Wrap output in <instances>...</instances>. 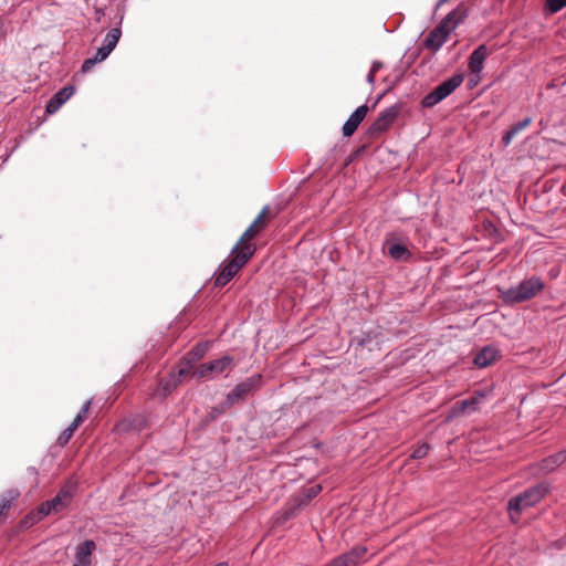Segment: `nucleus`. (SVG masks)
<instances>
[{
    "mask_svg": "<svg viewBox=\"0 0 566 566\" xmlns=\"http://www.w3.org/2000/svg\"><path fill=\"white\" fill-rule=\"evenodd\" d=\"M467 17L468 8L464 4H459L428 33L423 42L424 48L432 52L439 51L449 39L451 32L457 29L467 19Z\"/></svg>",
    "mask_w": 566,
    "mask_h": 566,
    "instance_id": "obj_1",
    "label": "nucleus"
},
{
    "mask_svg": "<svg viewBox=\"0 0 566 566\" xmlns=\"http://www.w3.org/2000/svg\"><path fill=\"white\" fill-rule=\"evenodd\" d=\"M251 251L252 249L249 245L247 248L234 244L228 260L223 261L214 273V286L223 287L227 285L254 255Z\"/></svg>",
    "mask_w": 566,
    "mask_h": 566,
    "instance_id": "obj_2",
    "label": "nucleus"
},
{
    "mask_svg": "<svg viewBox=\"0 0 566 566\" xmlns=\"http://www.w3.org/2000/svg\"><path fill=\"white\" fill-rule=\"evenodd\" d=\"M251 251L252 249L249 245L247 248L234 244L228 260L223 261L214 273V286L223 287L227 285L254 255Z\"/></svg>",
    "mask_w": 566,
    "mask_h": 566,
    "instance_id": "obj_3",
    "label": "nucleus"
},
{
    "mask_svg": "<svg viewBox=\"0 0 566 566\" xmlns=\"http://www.w3.org/2000/svg\"><path fill=\"white\" fill-rule=\"evenodd\" d=\"M544 289V281L537 275H532L523 279L516 286L499 289V294L504 304L514 305L536 297Z\"/></svg>",
    "mask_w": 566,
    "mask_h": 566,
    "instance_id": "obj_4",
    "label": "nucleus"
},
{
    "mask_svg": "<svg viewBox=\"0 0 566 566\" xmlns=\"http://www.w3.org/2000/svg\"><path fill=\"white\" fill-rule=\"evenodd\" d=\"M76 490V485L72 482L65 483L56 493V495L49 500L43 502L36 510L35 513L27 516L24 523L33 524L34 522H38L42 520L44 516H48L50 514H57L65 509L69 507V505L72 503L74 493Z\"/></svg>",
    "mask_w": 566,
    "mask_h": 566,
    "instance_id": "obj_5",
    "label": "nucleus"
},
{
    "mask_svg": "<svg viewBox=\"0 0 566 566\" xmlns=\"http://www.w3.org/2000/svg\"><path fill=\"white\" fill-rule=\"evenodd\" d=\"M548 492V484L538 483L526 489L523 493L510 499L507 510L511 514V520L516 522V515H520L524 510L537 504Z\"/></svg>",
    "mask_w": 566,
    "mask_h": 566,
    "instance_id": "obj_6",
    "label": "nucleus"
},
{
    "mask_svg": "<svg viewBox=\"0 0 566 566\" xmlns=\"http://www.w3.org/2000/svg\"><path fill=\"white\" fill-rule=\"evenodd\" d=\"M269 220L270 207L265 206L253 220V222L249 226V228L242 233L235 244L247 248L249 245L252 249L251 253L254 254L256 251V245L252 241L266 228Z\"/></svg>",
    "mask_w": 566,
    "mask_h": 566,
    "instance_id": "obj_7",
    "label": "nucleus"
},
{
    "mask_svg": "<svg viewBox=\"0 0 566 566\" xmlns=\"http://www.w3.org/2000/svg\"><path fill=\"white\" fill-rule=\"evenodd\" d=\"M262 386V375H253L245 380L239 382L227 395V405L234 406L244 401L250 395L255 394Z\"/></svg>",
    "mask_w": 566,
    "mask_h": 566,
    "instance_id": "obj_8",
    "label": "nucleus"
},
{
    "mask_svg": "<svg viewBox=\"0 0 566 566\" xmlns=\"http://www.w3.org/2000/svg\"><path fill=\"white\" fill-rule=\"evenodd\" d=\"M464 77L462 74H454L450 78L439 84L432 92L427 94L422 99L423 107H433L444 98H447L455 88H458Z\"/></svg>",
    "mask_w": 566,
    "mask_h": 566,
    "instance_id": "obj_9",
    "label": "nucleus"
},
{
    "mask_svg": "<svg viewBox=\"0 0 566 566\" xmlns=\"http://www.w3.org/2000/svg\"><path fill=\"white\" fill-rule=\"evenodd\" d=\"M233 367V357L224 355L218 359L200 364L192 371V377L197 379H209L230 370Z\"/></svg>",
    "mask_w": 566,
    "mask_h": 566,
    "instance_id": "obj_10",
    "label": "nucleus"
},
{
    "mask_svg": "<svg viewBox=\"0 0 566 566\" xmlns=\"http://www.w3.org/2000/svg\"><path fill=\"white\" fill-rule=\"evenodd\" d=\"M399 114L398 106H390L382 111L367 129V135L375 138L385 133L392 125Z\"/></svg>",
    "mask_w": 566,
    "mask_h": 566,
    "instance_id": "obj_11",
    "label": "nucleus"
},
{
    "mask_svg": "<svg viewBox=\"0 0 566 566\" xmlns=\"http://www.w3.org/2000/svg\"><path fill=\"white\" fill-rule=\"evenodd\" d=\"M367 553L365 546H355L349 552L334 558L326 566H357Z\"/></svg>",
    "mask_w": 566,
    "mask_h": 566,
    "instance_id": "obj_12",
    "label": "nucleus"
},
{
    "mask_svg": "<svg viewBox=\"0 0 566 566\" xmlns=\"http://www.w3.org/2000/svg\"><path fill=\"white\" fill-rule=\"evenodd\" d=\"M367 113L368 106L366 104L358 106L343 125V135L345 137H350L357 130L360 123L365 119Z\"/></svg>",
    "mask_w": 566,
    "mask_h": 566,
    "instance_id": "obj_13",
    "label": "nucleus"
},
{
    "mask_svg": "<svg viewBox=\"0 0 566 566\" xmlns=\"http://www.w3.org/2000/svg\"><path fill=\"white\" fill-rule=\"evenodd\" d=\"M180 384V379L171 371L167 377L161 378L157 388L151 394L154 398L166 399Z\"/></svg>",
    "mask_w": 566,
    "mask_h": 566,
    "instance_id": "obj_14",
    "label": "nucleus"
},
{
    "mask_svg": "<svg viewBox=\"0 0 566 566\" xmlns=\"http://www.w3.org/2000/svg\"><path fill=\"white\" fill-rule=\"evenodd\" d=\"M490 50L485 44L479 45L469 57V70L472 74L479 75L483 67L484 61L490 55Z\"/></svg>",
    "mask_w": 566,
    "mask_h": 566,
    "instance_id": "obj_15",
    "label": "nucleus"
},
{
    "mask_svg": "<svg viewBox=\"0 0 566 566\" xmlns=\"http://www.w3.org/2000/svg\"><path fill=\"white\" fill-rule=\"evenodd\" d=\"M74 94V87L69 85L56 92L48 102L45 112L50 115L56 113L60 107Z\"/></svg>",
    "mask_w": 566,
    "mask_h": 566,
    "instance_id": "obj_16",
    "label": "nucleus"
},
{
    "mask_svg": "<svg viewBox=\"0 0 566 566\" xmlns=\"http://www.w3.org/2000/svg\"><path fill=\"white\" fill-rule=\"evenodd\" d=\"M96 548V544L92 539H86L76 547L75 563L83 566L92 565V554Z\"/></svg>",
    "mask_w": 566,
    "mask_h": 566,
    "instance_id": "obj_17",
    "label": "nucleus"
},
{
    "mask_svg": "<svg viewBox=\"0 0 566 566\" xmlns=\"http://www.w3.org/2000/svg\"><path fill=\"white\" fill-rule=\"evenodd\" d=\"M565 461H566V449L543 459L538 464V469L544 474H547L549 472H553L556 468L562 465Z\"/></svg>",
    "mask_w": 566,
    "mask_h": 566,
    "instance_id": "obj_18",
    "label": "nucleus"
},
{
    "mask_svg": "<svg viewBox=\"0 0 566 566\" xmlns=\"http://www.w3.org/2000/svg\"><path fill=\"white\" fill-rule=\"evenodd\" d=\"M499 356V350L493 346L483 347L474 357V364L480 368H485L493 364Z\"/></svg>",
    "mask_w": 566,
    "mask_h": 566,
    "instance_id": "obj_19",
    "label": "nucleus"
},
{
    "mask_svg": "<svg viewBox=\"0 0 566 566\" xmlns=\"http://www.w3.org/2000/svg\"><path fill=\"white\" fill-rule=\"evenodd\" d=\"M111 52H112V50L109 49V46L103 45L102 48H99L97 50L96 54L94 55V57L84 60L82 67H81L82 72L83 73L90 72L97 63L106 60L108 57V55L111 54Z\"/></svg>",
    "mask_w": 566,
    "mask_h": 566,
    "instance_id": "obj_20",
    "label": "nucleus"
},
{
    "mask_svg": "<svg viewBox=\"0 0 566 566\" xmlns=\"http://www.w3.org/2000/svg\"><path fill=\"white\" fill-rule=\"evenodd\" d=\"M146 427V419L143 416H134L129 419H124L117 424V430L129 431L136 430L142 431Z\"/></svg>",
    "mask_w": 566,
    "mask_h": 566,
    "instance_id": "obj_21",
    "label": "nucleus"
},
{
    "mask_svg": "<svg viewBox=\"0 0 566 566\" xmlns=\"http://www.w3.org/2000/svg\"><path fill=\"white\" fill-rule=\"evenodd\" d=\"M483 397H484L483 394L476 392L474 396H472L468 399L458 401L454 405V408L458 410V412H462V413L465 411H475V410H478V407Z\"/></svg>",
    "mask_w": 566,
    "mask_h": 566,
    "instance_id": "obj_22",
    "label": "nucleus"
},
{
    "mask_svg": "<svg viewBox=\"0 0 566 566\" xmlns=\"http://www.w3.org/2000/svg\"><path fill=\"white\" fill-rule=\"evenodd\" d=\"M388 254L397 261L407 260L410 256V252L407 247L399 242H387Z\"/></svg>",
    "mask_w": 566,
    "mask_h": 566,
    "instance_id": "obj_23",
    "label": "nucleus"
},
{
    "mask_svg": "<svg viewBox=\"0 0 566 566\" xmlns=\"http://www.w3.org/2000/svg\"><path fill=\"white\" fill-rule=\"evenodd\" d=\"M20 496L18 490H9L0 496V517L6 515L11 509L12 503Z\"/></svg>",
    "mask_w": 566,
    "mask_h": 566,
    "instance_id": "obj_24",
    "label": "nucleus"
},
{
    "mask_svg": "<svg viewBox=\"0 0 566 566\" xmlns=\"http://www.w3.org/2000/svg\"><path fill=\"white\" fill-rule=\"evenodd\" d=\"M207 348L208 346L206 344L199 343L190 352H188L184 358L192 364H196L206 355Z\"/></svg>",
    "mask_w": 566,
    "mask_h": 566,
    "instance_id": "obj_25",
    "label": "nucleus"
},
{
    "mask_svg": "<svg viewBox=\"0 0 566 566\" xmlns=\"http://www.w3.org/2000/svg\"><path fill=\"white\" fill-rule=\"evenodd\" d=\"M193 366H195V364L182 358L177 366V371H175L178 379H180V381H181L184 378H186L188 376L192 377V371L195 370Z\"/></svg>",
    "mask_w": 566,
    "mask_h": 566,
    "instance_id": "obj_26",
    "label": "nucleus"
},
{
    "mask_svg": "<svg viewBox=\"0 0 566 566\" xmlns=\"http://www.w3.org/2000/svg\"><path fill=\"white\" fill-rule=\"evenodd\" d=\"M120 36L122 31L119 28L111 29L105 36L104 45L109 46V49L113 51L116 48Z\"/></svg>",
    "mask_w": 566,
    "mask_h": 566,
    "instance_id": "obj_27",
    "label": "nucleus"
},
{
    "mask_svg": "<svg viewBox=\"0 0 566 566\" xmlns=\"http://www.w3.org/2000/svg\"><path fill=\"white\" fill-rule=\"evenodd\" d=\"M78 427L76 426V422H72L56 439V444L60 447H64L69 443L71 438L73 437L74 432L76 431Z\"/></svg>",
    "mask_w": 566,
    "mask_h": 566,
    "instance_id": "obj_28",
    "label": "nucleus"
},
{
    "mask_svg": "<svg viewBox=\"0 0 566 566\" xmlns=\"http://www.w3.org/2000/svg\"><path fill=\"white\" fill-rule=\"evenodd\" d=\"M91 403H92L91 400L85 401V403L82 406L80 412L72 421V422H76L77 427H80L83 423V421L87 418V413L90 411Z\"/></svg>",
    "mask_w": 566,
    "mask_h": 566,
    "instance_id": "obj_29",
    "label": "nucleus"
},
{
    "mask_svg": "<svg viewBox=\"0 0 566 566\" xmlns=\"http://www.w3.org/2000/svg\"><path fill=\"white\" fill-rule=\"evenodd\" d=\"M91 403H92L91 400L85 401V403L82 406L80 412L72 421V422H76L77 427H80L83 423V421L87 418V413L90 411Z\"/></svg>",
    "mask_w": 566,
    "mask_h": 566,
    "instance_id": "obj_30",
    "label": "nucleus"
},
{
    "mask_svg": "<svg viewBox=\"0 0 566 566\" xmlns=\"http://www.w3.org/2000/svg\"><path fill=\"white\" fill-rule=\"evenodd\" d=\"M91 403H92L91 400L85 401V403L82 406L80 412L72 421V422H76L77 427H80L83 423V421L87 418V413L90 411Z\"/></svg>",
    "mask_w": 566,
    "mask_h": 566,
    "instance_id": "obj_31",
    "label": "nucleus"
},
{
    "mask_svg": "<svg viewBox=\"0 0 566 566\" xmlns=\"http://www.w3.org/2000/svg\"><path fill=\"white\" fill-rule=\"evenodd\" d=\"M545 7L551 13H557L566 7V0H546Z\"/></svg>",
    "mask_w": 566,
    "mask_h": 566,
    "instance_id": "obj_32",
    "label": "nucleus"
},
{
    "mask_svg": "<svg viewBox=\"0 0 566 566\" xmlns=\"http://www.w3.org/2000/svg\"><path fill=\"white\" fill-rule=\"evenodd\" d=\"M429 449L430 447L428 443H422L413 449L411 458L415 460L423 459L428 454Z\"/></svg>",
    "mask_w": 566,
    "mask_h": 566,
    "instance_id": "obj_33",
    "label": "nucleus"
},
{
    "mask_svg": "<svg viewBox=\"0 0 566 566\" xmlns=\"http://www.w3.org/2000/svg\"><path fill=\"white\" fill-rule=\"evenodd\" d=\"M232 406H228L227 405V399L221 402L220 405L216 406V407H212L210 412H209V416L211 419H216L217 417H219L220 415L224 413L229 408H231Z\"/></svg>",
    "mask_w": 566,
    "mask_h": 566,
    "instance_id": "obj_34",
    "label": "nucleus"
},
{
    "mask_svg": "<svg viewBox=\"0 0 566 566\" xmlns=\"http://www.w3.org/2000/svg\"><path fill=\"white\" fill-rule=\"evenodd\" d=\"M532 123V118L531 117H527L516 124H514L510 130L513 135H517L520 132H522L523 129H525L530 124Z\"/></svg>",
    "mask_w": 566,
    "mask_h": 566,
    "instance_id": "obj_35",
    "label": "nucleus"
},
{
    "mask_svg": "<svg viewBox=\"0 0 566 566\" xmlns=\"http://www.w3.org/2000/svg\"><path fill=\"white\" fill-rule=\"evenodd\" d=\"M321 490H322L321 485H313V486L306 489L304 492L306 502L314 499L321 492Z\"/></svg>",
    "mask_w": 566,
    "mask_h": 566,
    "instance_id": "obj_36",
    "label": "nucleus"
},
{
    "mask_svg": "<svg viewBox=\"0 0 566 566\" xmlns=\"http://www.w3.org/2000/svg\"><path fill=\"white\" fill-rule=\"evenodd\" d=\"M515 137V135H513L511 133V130L509 129L502 137V143L505 145V146H509L511 144V142L513 140V138Z\"/></svg>",
    "mask_w": 566,
    "mask_h": 566,
    "instance_id": "obj_37",
    "label": "nucleus"
},
{
    "mask_svg": "<svg viewBox=\"0 0 566 566\" xmlns=\"http://www.w3.org/2000/svg\"><path fill=\"white\" fill-rule=\"evenodd\" d=\"M382 67V63L380 61H374L370 67V72L377 73Z\"/></svg>",
    "mask_w": 566,
    "mask_h": 566,
    "instance_id": "obj_38",
    "label": "nucleus"
},
{
    "mask_svg": "<svg viewBox=\"0 0 566 566\" xmlns=\"http://www.w3.org/2000/svg\"><path fill=\"white\" fill-rule=\"evenodd\" d=\"M375 77H376V73L369 71V73L367 74V78L366 80H367V82L369 84L373 85L375 83Z\"/></svg>",
    "mask_w": 566,
    "mask_h": 566,
    "instance_id": "obj_39",
    "label": "nucleus"
},
{
    "mask_svg": "<svg viewBox=\"0 0 566 566\" xmlns=\"http://www.w3.org/2000/svg\"><path fill=\"white\" fill-rule=\"evenodd\" d=\"M449 0H438L437 2V6H436V9L440 8L441 6H443L444 3H447Z\"/></svg>",
    "mask_w": 566,
    "mask_h": 566,
    "instance_id": "obj_40",
    "label": "nucleus"
},
{
    "mask_svg": "<svg viewBox=\"0 0 566 566\" xmlns=\"http://www.w3.org/2000/svg\"><path fill=\"white\" fill-rule=\"evenodd\" d=\"M214 566H228V565H227V563H219V564H217Z\"/></svg>",
    "mask_w": 566,
    "mask_h": 566,
    "instance_id": "obj_41",
    "label": "nucleus"
}]
</instances>
